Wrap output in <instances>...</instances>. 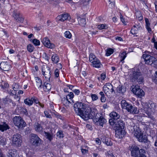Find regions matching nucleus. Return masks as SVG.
<instances>
[{"label": "nucleus", "mask_w": 157, "mask_h": 157, "mask_svg": "<svg viewBox=\"0 0 157 157\" xmlns=\"http://www.w3.org/2000/svg\"><path fill=\"white\" fill-rule=\"evenodd\" d=\"M74 110L76 113L83 119H87L88 117V112L89 110L87 109L88 107L91 106L86 105L81 102H77L74 105Z\"/></svg>", "instance_id": "1"}, {"label": "nucleus", "mask_w": 157, "mask_h": 157, "mask_svg": "<svg viewBox=\"0 0 157 157\" xmlns=\"http://www.w3.org/2000/svg\"><path fill=\"white\" fill-rule=\"evenodd\" d=\"M87 110H89L88 112V117L87 119H84L87 120L90 118L93 119L94 121H96V123L100 119L102 116H100L99 113H98V110L95 107H88Z\"/></svg>", "instance_id": "2"}, {"label": "nucleus", "mask_w": 157, "mask_h": 157, "mask_svg": "<svg viewBox=\"0 0 157 157\" xmlns=\"http://www.w3.org/2000/svg\"><path fill=\"white\" fill-rule=\"evenodd\" d=\"M133 131L134 132V136L137 138L140 142L146 143L147 142V139L146 136H143V133L141 131L139 127L137 125H134L133 126ZM131 127L132 126H131Z\"/></svg>", "instance_id": "3"}, {"label": "nucleus", "mask_w": 157, "mask_h": 157, "mask_svg": "<svg viewBox=\"0 0 157 157\" xmlns=\"http://www.w3.org/2000/svg\"><path fill=\"white\" fill-rule=\"evenodd\" d=\"M130 150L131 151V155L133 157H146L144 150H140L139 147L136 146H132Z\"/></svg>", "instance_id": "4"}, {"label": "nucleus", "mask_w": 157, "mask_h": 157, "mask_svg": "<svg viewBox=\"0 0 157 157\" xmlns=\"http://www.w3.org/2000/svg\"><path fill=\"white\" fill-rule=\"evenodd\" d=\"M131 80L133 82H138L141 84L144 82V78L141 73L140 72L134 71L131 77Z\"/></svg>", "instance_id": "5"}, {"label": "nucleus", "mask_w": 157, "mask_h": 157, "mask_svg": "<svg viewBox=\"0 0 157 157\" xmlns=\"http://www.w3.org/2000/svg\"><path fill=\"white\" fill-rule=\"evenodd\" d=\"M13 121L14 125L19 129H22L26 126V123L20 116H16L13 118Z\"/></svg>", "instance_id": "6"}, {"label": "nucleus", "mask_w": 157, "mask_h": 157, "mask_svg": "<svg viewBox=\"0 0 157 157\" xmlns=\"http://www.w3.org/2000/svg\"><path fill=\"white\" fill-rule=\"evenodd\" d=\"M41 140L36 134H32L31 135L30 142L31 144L35 146L40 145Z\"/></svg>", "instance_id": "7"}, {"label": "nucleus", "mask_w": 157, "mask_h": 157, "mask_svg": "<svg viewBox=\"0 0 157 157\" xmlns=\"http://www.w3.org/2000/svg\"><path fill=\"white\" fill-rule=\"evenodd\" d=\"M12 142L13 144L17 146H20L22 142L21 135L18 134L13 135L12 137Z\"/></svg>", "instance_id": "8"}, {"label": "nucleus", "mask_w": 157, "mask_h": 157, "mask_svg": "<svg viewBox=\"0 0 157 157\" xmlns=\"http://www.w3.org/2000/svg\"><path fill=\"white\" fill-rule=\"evenodd\" d=\"M132 92L138 98H141L144 96L145 93L144 91L138 86H136L132 88Z\"/></svg>", "instance_id": "9"}, {"label": "nucleus", "mask_w": 157, "mask_h": 157, "mask_svg": "<svg viewBox=\"0 0 157 157\" xmlns=\"http://www.w3.org/2000/svg\"><path fill=\"white\" fill-rule=\"evenodd\" d=\"M144 60L146 64H154L155 65L157 64V60L156 58L150 55H146Z\"/></svg>", "instance_id": "10"}, {"label": "nucleus", "mask_w": 157, "mask_h": 157, "mask_svg": "<svg viewBox=\"0 0 157 157\" xmlns=\"http://www.w3.org/2000/svg\"><path fill=\"white\" fill-rule=\"evenodd\" d=\"M51 71L48 67L42 68V74L45 76L47 81H49L51 77Z\"/></svg>", "instance_id": "11"}, {"label": "nucleus", "mask_w": 157, "mask_h": 157, "mask_svg": "<svg viewBox=\"0 0 157 157\" xmlns=\"http://www.w3.org/2000/svg\"><path fill=\"white\" fill-rule=\"evenodd\" d=\"M42 43L46 47L50 49L54 48L55 45L50 42L49 39L47 37L44 38L42 40Z\"/></svg>", "instance_id": "12"}, {"label": "nucleus", "mask_w": 157, "mask_h": 157, "mask_svg": "<svg viewBox=\"0 0 157 157\" xmlns=\"http://www.w3.org/2000/svg\"><path fill=\"white\" fill-rule=\"evenodd\" d=\"M103 89L105 93L106 94L107 93H112L114 91V90L113 89V87L112 85L108 83H106L103 87Z\"/></svg>", "instance_id": "13"}, {"label": "nucleus", "mask_w": 157, "mask_h": 157, "mask_svg": "<svg viewBox=\"0 0 157 157\" xmlns=\"http://www.w3.org/2000/svg\"><path fill=\"white\" fill-rule=\"evenodd\" d=\"M11 66L7 62H2L0 64V68L2 70L7 71L11 68Z\"/></svg>", "instance_id": "14"}, {"label": "nucleus", "mask_w": 157, "mask_h": 157, "mask_svg": "<svg viewBox=\"0 0 157 157\" xmlns=\"http://www.w3.org/2000/svg\"><path fill=\"white\" fill-rule=\"evenodd\" d=\"M126 109L128 112L133 114H137L138 112L137 108L130 104L126 107Z\"/></svg>", "instance_id": "15"}, {"label": "nucleus", "mask_w": 157, "mask_h": 157, "mask_svg": "<svg viewBox=\"0 0 157 157\" xmlns=\"http://www.w3.org/2000/svg\"><path fill=\"white\" fill-rule=\"evenodd\" d=\"M123 129L116 128L115 129L116 136L119 138H121L124 136L125 134L124 131Z\"/></svg>", "instance_id": "16"}, {"label": "nucleus", "mask_w": 157, "mask_h": 157, "mask_svg": "<svg viewBox=\"0 0 157 157\" xmlns=\"http://www.w3.org/2000/svg\"><path fill=\"white\" fill-rule=\"evenodd\" d=\"M57 19L59 21H63L65 20H69L70 19V17L68 14H62L58 16Z\"/></svg>", "instance_id": "17"}, {"label": "nucleus", "mask_w": 157, "mask_h": 157, "mask_svg": "<svg viewBox=\"0 0 157 157\" xmlns=\"http://www.w3.org/2000/svg\"><path fill=\"white\" fill-rule=\"evenodd\" d=\"M34 128L36 132L39 133H41L43 132V128L41 124L38 122H36L35 123Z\"/></svg>", "instance_id": "18"}, {"label": "nucleus", "mask_w": 157, "mask_h": 157, "mask_svg": "<svg viewBox=\"0 0 157 157\" xmlns=\"http://www.w3.org/2000/svg\"><path fill=\"white\" fill-rule=\"evenodd\" d=\"M124 126L125 124L123 121L122 120H119L116 123L115 127L117 128L124 129Z\"/></svg>", "instance_id": "19"}, {"label": "nucleus", "mask_w": 157, "mask_h": 157, "mask_svg": "<svg viewBox=\"0 0 157 157\" xmlns=\"http://www.w3.org/2000/svg\"><path fill=\"white\" fill-rule=\"evenodd\" d=\"M10 127L8 124L5 122H2L0 124V130L2 132L6 131L10 128Z\"/></svg>", "instance_id": "20"}, {"label": "nucleus", "mask_w": 157, "mask_h": 157, "mask_svg": "<svg viewBox=\"0 0 157 157\" xmlns=\"http://www.w3.org/2000/svg\"><path fill=\"white\" fill-rule=\"evenodd\" d=\"M110 117L114 120H117L119 119L120 117V115L117 113L115 112H112L109 114Z\"/></svg>", "instance_id": "21"}, {"label": "nucleus", "mask_w": 157, "mask_h": 157, "mask_svg": "<svg viewBox=\"0 0 157 157\" xmlns=\"http://www.w3.org/2000/svg\"><path fill=\"white\" fill-rule=\"evenodd\" d=\"M34 99V98L33 97L31 98H27L24 100V102L26 105H30L33 104Z\"/></svg>", "instance_id": "22"}, {"label": "nucleus", "mask_w": 157, "mask_h": 157, "mask_svg": "<svg viewBox=\"0 0 157 157\" xmlns=\"http://www.w3.org/2000/svg\"><path fill=\"white\" fill-rule=\"evenodd\" d=\"M126 91V88L124 86H119L117 88V91L120 93L123 94Z\"/></svg>", "instance_id": "23"}, {"label": "nucleus", "mask_w": 157, "mask_h": 157, "mask_svg": "<svg viewBox=\"0 0 157 157\" xmlns=\"http://www.w3.org/2000/svg\"><path fill=\"white\" fill-rule=\"evenodd\" d=\"M44 90L46 92H48L50 90L51 88V86L48 83L45 82L44 85L43 86Z\"/></svg>", "instance_id": "24"}, {"label": "nucleus", "mask_w": 157, "mask_h": 157, "mask_svg": "<svg viewBox=\"0 0 157 157\" xmlns=\"http://www.w3.org/2000/svg\"><path fill=\"white\" fill-rule=\"evenodd\" d=\"M142 29V28L139 27L138 25L133 26V28L131 30V33L132 34H136L138 29Z\"/></svg>", "instance_id": "25"}, {"label": "nucleus", "mask_w": 157, "mask_h": 157, "mask_svg": "<svg viewBox=\"0 0 157 157\" xmlns=\"http://www.w3.org/2000/svg\"><path fill=\"white\" fill-rule=\"evenodd\" d=\"M106 122V120L103 117H102L99 121L97 122V124H99L101 126H103L104 124Z\"/></svg>", "instance_id": "26"}, {"label": "nucleus", "mask_w": 157, "mask_h": 157, "mask_svg": "<svg viewBox=\"0 0 157 157\" xmlns=\"http://www.w3.org/2000/svg\"><path fill=\"white\" fill-rule=\"evenodd\" d=\"M52 61L55 63H56L58 62L59 58V57L56 54H53L52 56Z\"/></svg>", "instance_id": "27"}, {"label": "nucleus", "mask_w": 157, "mask_h": 157, "mask_svg": "<svg viewBox=\"0 0 157 157\" xmlns=\"http://www.w3.org/2000/svg\"><path fill=\"white\" fill-rule=\"evenodd\" d=\"M78 23L79 25L82 26H84L86 24V20L84 18L81 17L78 18Z\"/></svg>", "instance_id": "28"}, {"label": "nucleus", "mask_w": 157, "mask_h": 157, "mask_svg": "<svg viewBox=\"0 0 157 157\" xmlns=\"http://www.w3.org/2000/svg\"><path fill=\"white\" fill-rule=\"evenodd\" d=\"M35 79L36 82V87L38 88L40 87L41 88L42 86V81L38 77H36Z\"/></svg>", "instance_id": "29"}, {"label": "nucleus", "mask_w": 157, "mask_h": 157, "mask_svg": "<svg viewBox=\"0 0 157 157\" xmlns=\"http://www.w3.org/2000/svg\"><path fill=\"white\" fill-rule=\"evenodd\" d=\"M45 136L46 138L50 141L52 139L53 134L51 133H49L46 132H44Z\"/></svg>", "instance_id": "30"}, {"label": "nucleus", "mask_w": 157, "mask_h": 157, "mask_svg": "<svg viewBox=\"0 0 157 157\" xmlns=\"http://www.w3.org/2000/svg\"><path fill=\"white\" fill-rule=\"evenodd\" d=\"M155 104L153 103H149L147 109L148 110H151V111H153V110H154L155 109Z\"/></svg>", "instance_id": "31"}, {"label": "nucleus", "mask_w": 157, "mask_h": 157, "mask_svg": "<svg viewBox=\"0 0 157 157\" xmlns=\"http://www.w3.org/2000/svg\"><path fill=\"white\" fill-rule=\"evenodd\" d=\"M121 104L122 108L126 109V107H127L129 104L125 100H123L121 102Z\"/></svg>", "instance_id": "32"}, {"label": "nucleus", "mask_w": 157, "mask_h": 157, "mask_svg": "<svg viewBox=\"0 0 157 157\" xmlns=\"http://www.w3.org/2000/svg\"><path fill=\"white\" fill-rule=\"evenodd\" d=\"M103 142L105 143L107 146H111L112 145V143L110 139L106 138L103 140Z\"/></svg>", "instance_id": "33"}, {"label": "nucleus", "mask_w": 157, "mask_h": 157, "mask_svg": "<svg viewBox=\"0 0 157 157\" xmlns=\"http://www.w3.org/2000/svg\"><path fill=\"white\" fill-rule=\"evenodd\" d=\"M145 21L146 23V29L148 32L149 33L151 31V29L150 27V24L149 20L147 18H146Z\"/></svg>", "instance_id": "34"}, {"label": "nucleus", "mask_w": 157, "mask_h": 157, "mask_svg": "<svg viewBox=\"0 0 157 157\" xmlns=\"http://www.w3.org/2000/svg\"><path fill=\"white\" fill-rule=\"evenodd\" d=\"M95 62L93 63V67L97 68H99L101 67V64L98 59H97L96 61H95Z\"/></svg>", "instance_id": "35"}, {"label": "nucleus", "mask_w": 157, "mask_h": 157, "mask_svg": "<svg viewBox=\"0 0 157 157\" xmlns=\"http://www.w3.org/2000/svg\"><path fill=\"white\" fill-rule=\"evenodd\" d=\"M21 15L17 11H14L13 12L12 16L16 20Z\"/></svg>", "instance_id": "36"}, {"label": "nucleus", "mask_w": 157, "mask_h": 157, "mask_svg": "<svg viewBox=\"0 0 157 157\" xmlns=\"http://www.w3.org/2000/svg\"><path fill=\"white\" fill-rule=\"evenodd\" d=\"M127 53L126 52L124 51L122 53H121V54L120 55L121 58H122V59L121 60V61L122 62H123L125 58L126 57Z\"/></svg>", "instance_id": "37"}, {"label": "nucleus", "mask_w": 157, "mask_h": 157, "mask_svg": "<svg viewBox=\"0 0 157 157\" xmlns=\"http://www.w3.org/2000/svg\"><path fill=\"white\" fill-rule=\"evenodd\" d=\"M74 95L73 94V93L72 92H70L69 94H68L66 97V101H68L69 102V101L68 100L69 99H72L74 97Z\"/></svg>", "instance_id": "38"}, {"label": "nucleus", "mask_w": 157, "mask_h": 157, "mask_svg": "<svg viewBox=\"0 0 157 157\" xmlns=\"http://www.w3.org/2000/svg\"><path fill=\"white\" fill-rule=\"evenodd\" d=\"M113 52L114 51L113 49L109 48L107 49L105 55L107 56H109L113 54Z\"/></svg>", "instance_id": "39"}, {"label": "nucleus", "mask_w": 157, "mask_h": 157, "mask_svg": "<svg viewBox=\"0 0 157 157\" xmlns=\"http://www.w3.org/2000/svg\"><path fill=\"white\" fill-rule=\"evenodd\" d=\"M27 49L29 52H33L34 49V47L32 44H29L27 46Z\"/></svg>", "instance_id": "40"}, {"label": "nucleus", "mask_w": 157, "mask_h": 157, "mask_svg": "<svg viewBox=\"0 0 157 157\" xmlns=\"http://www.w3.org/2000/svg\"><path fill=\"white\" fill-rule=\"evenodd\" d=\"M20 88L21 86L18 84L15 83L14 84L13 89L14 91L16 92V91H17L19 89H20Z\"/></svg>", "instance_id": "41"}, {"label": "nucleus", "mask_w": 157, "mask_h": 157, "mask_svg": "<svg viewBox=\"0 0 157 157\" xmlns=\"http://www.w3.org/2000/svg\"><path fill=\"white\" fill-rule=\"evenodd\" d=\"M64 34L65 35V37L67 38L70 39L71 37V34L70 33V32L68 31H66L65 32Z\"/></svg>", "instance_id": "42"}, {"label": "nucleus", "mask_w": 157, "mask_h": 157, "mask_svg": "<svg viewBox=\"0 0 157 157\" xmlns=\"http://www.w3.org/2000/svg\"><path fill=\"white\" fill-rule=\"evenodd\" d=\"M57 136L59 138H63L64 137V135L62 131H59L57 133Z\"/></svg>", "instance_id": "43"}, {"label": "nucleus", "mask_w": 157, "mask_h": 157, "mask_svg": "<svg viewBox=\"0 0 157 157\" xmlns=\"http://www.w3.org/2000/svg\"><path fill=\"white\" fill-rule=\"evenodd\" d=\"M90 96L91 97L92 100L93 101H96L98 99V97L96 94H91Z\"/></svg>", "instance_id": "44"}, {"label": "nucleus", "mask_w": 157, "mask_h": 157, "mask_svg": "<svg viewBox=\"0 0 157 157\" xmlns=\"http://www.w3.org/2000/svg\"><path fill=\"white\" fill-rule=\"evenodd\" d=\"M32 42L35 46H38L40 43L39 40L36 39L33 40Z\"/></svg>", "instance_id": "45"}, {"label": "nucleus", "mask_w": 157, "mask_h": 157, "mask_svg": "<svg viewBox=\"0 0 157 157\" xmlns=\"http://www.w3.org/2000/svg\"><path fill=\"white\" fill-rule=\"evenodd\" d=\"M6 139L2 137H0V143L1 145H4L6 144Z\"/></svg>", "instance_id": "46"}, {"label": "nucleus", "mask_w": 157, "mask_h": 157, "mask_svg": "<svg viewBox=\"0 0 157 157\" xmlns=\"http://www.w3.org/2000/svg\"><path fill=\"white\" fill-rule=\"evenodd\" d=\"M98 28L100 29H105L107 28V25L106 24H102L98 25Z\"/></svg>", "instance_id": "47"}, {"label": "nucleus", "mask_w": 157, "mask_h": 157, "mask_svg": "<svg viewBox=\"0 0 157 157\" xmlns=\"http://www.w3.org/2000/svg\"><path fill=\"white\" fill-rule=\"evenodd\" d=\"M96 58V56L93 54H90V55L89 59V61L90 62L94 61V60L95 59V58Z\"/></svg>", "instance_id": "48"}, {"label": "nucleus", "mask_w": 157, "mask_h": 157, "mask_svg": "<svg viewBox=\"0 0 157 157\" xmlns=\"http://www.w3.org/2000/svg\"><path fill=\"white\" fill-rule=\"evenodd\" d=\"M115 121L116 120H114L113 119L111 118L109 120V123L111 125H115L116 124Z\"/></svg>", "instance_id": "49"}, {"label": "nucleus", "mask_w": 157, "mask_h": 157, "mask_svg": "<svg viewBox=\"0 0 157 157\" xmlns=\"http://www.w3.org/2000/svg\"><path fill=\"white\" fill-rule=\"evenodd\" d=\"M16 20L18 22L22 23L23 21L24 18L21 15L18 18H17Z\"/></svg>", "instance_id": "50"}, {"label": "nucleus", "mask_w": 157, "mask_h": 157, "mask_svg": "<svg viewBox=\"0 0 157 157\" xmlns=\"http://www.w3.org/2000/svg\"><path fill=\"white\" fill-rule=\"evenodd\" d=\"M33 101L36 104L38 103L39 105H40L41 107H42V108L44 107V104H42L41 103H40L38 100H37L36 99H35L34 98V99L33 100Z\"/></svg>", "instance_id": "51"}, {"label": "nucleus", "mask_w": 157, "mask_h": 157, "mask_svg": "<svg viewBox=\"0 0 157 157\" xmlns=\"http://www.w3.org/2000/svg\"><path fill=\"white\" fill-rule=\"evenodd\" d=\"M148 104L146 102H142V105L143 107V108L144 109H147V107H148Z\"/></svg>", "instance_id": "52"}, {"label": "nucleus", "mask_w": 157, "mask_h": 157, "mask_svg": "<svg viewBox=\"0 0 157 157\" xmlns=\"http://www.w3.org/2000/svg\"><path fill=\"white\" fill-rule=\"evenodd\" d=\"M44 113L45 116L47 118H51V115L48 113L46 111H44Z\"/></svg>", "instance_id": "53"}, {"label": "nucleus", "mask_w": 157, "mask_h": 157, "mask_svg": "<svg viewBox=\"0 0 157 157\" xmlns=\"http://www.w3.org/2000/svg\"><path fill=\"white\" fill-rule=\"evenodd\" d=\"M55 75L56 77H58L59 76V71L57 69L55 70Z\"/></svg>", "instance_id": "54"}, {"label": "nucleus", "mask_w": 157, "mask_h": 157, "mask_svg": "<svg viewBox=\"0 0 157 157\" xmlns=\"http://www.w3.org/2000/svg\"><path fill=\"white\" fill-rule=\"evenodd\" d=\"M147 114L148 117L151 118L152 120L155 121V118L153 117L151 114L148 113V114L147 113Z\"/></svg>", "instance_id": "55"}, {"label": "nucleus", "mask_w": 157, "mask_h": 157, "mask_svg": "<svg viewBox=\"0 0 157 157\" xmlns=\"http://www.w3.org/2000/svg\"><path fill=\"white\" fill-rule=\"evenodd\" d=\"M73 91L76 94L78 95L80 92V91L79 90H77L75 89L74 90H73Z\"/></svg>", "instance_id": "56"}, {"label": "nucleus", "mask_w": 157, "mask_h": 157, "mask_svg": "<svg viewBox=\"0 0 157 157\" xmlns=\"http://www.w3.org/2000/svg\"><path fill=\"white\" fill-rule=\"evenodd\" d=\"M14 155L13 152L11 151L7 155L8 157H13L14 156Z\"/></svg>", "instance_id": "57"}, {"label": "nucleus", "mask_w": 157, "mask_h": 157, "mask_svg": "<svg viewBox=\"0 0 157 157\" xmlns=\"http://www.w3.org/2000/svg\"><path fill=\"white\" fill-rule=\"evenodd\" d=\"M106 77V75L105 74H104V73H102L101 74V79L102 80H104L105 78Z\"/></svg>", "instance_id": "58"}, {"label": "nucleus", "mask_w": 157, "mask_h": 157, "mask_svg": "<svg viewBox=\"0 0 157 157\" xmlns=\"http://www.w3.org/2000/svg\"><path fill=\"white\" fill-rule=\"evenodd\" d=\"M95 141L98 144L100 145L101 144V141L98 138H96Z\"/></svg>", "instance_id": "59"}, {"label": "nucleus", "mask_w": 157, "mask_h": 157, "mask_svg": "<svg viewBox=\"0 0 157 157\" xmlns=\"http://www.w3.org/2000/svg\"><path fill=\"white\" fill-rule=\"evenodd\" d=\"M81 151L83 154H85L86 152H88V150L82 148L81 149Z\"/></svg>", "instance_id": "60"}, {"label": "nucleus", "mask_w": 157, "mask_h": 157, "mask_svg": "<svg viewBox=\"0 0 157 157\" xmlns=\"http://www.w3.org/2000/svg\"><path fill=\"white\" fill-rule=\"evenodd\" d=\"M67 86L69 87V89L73 91V90H74L75 89H74V87H75L74 86L71 85H68Z\"/></svg>", "instance_id": "61"}, {"label": "nucleus", "mask_w": 157, "mask_h": 157, "mask_svg": "<svg viewBox=\"0 0 157 157\" xmlns=\"http://www.w3.org/2000/svg\"><path fill=\"white\" fill-rule=\"evenodd\" d=\"M100 100L101 102H104L106 100V98L105 97H101Z\"/></svg>", "instance_id": "62"}, {"label": "nucleus", "mask_w": 157, "mask_h": 157, "mask_svg": "<svg viewBox=\"0 0 157 157\" xmlns=\"http://www.w3.org/2000/svg\"><path fill=\"white\" fill-rule=\"evenodd\" d=\"M120 18L122 23H123L125 25H126V23L124 19L123 18V16L121 15Z\"/></svg>", "instance_id": "63"}, {"label": "nucleus", "mask_w": 157, "mask_h": 157, "mask_svg": "<svg viewBox=\"0 0 157 157\" xmlns=\"http://www.w3.org/2000/svg\"><path fill=\"white\" fill-rule=\"evenodd\" d=\"M156 140L155 142L154 145L155 146L157 147V132L155 135Z\"/></svg>", "instance_id": "64"}]
</instances>
